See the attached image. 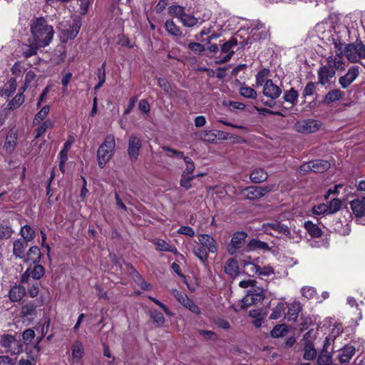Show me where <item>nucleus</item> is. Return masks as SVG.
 <instances>
[{
  "mask_svg": "<svg viewBox=\"0 0 365 365\" xmlns=\"http://www.w3.org/2000/svg\"><path fill=\"white\" fill-rule=\"evenodd\" d=\"M31 33L34 42L40 47H46L51 42L54 30L43 17L34 18L31 23Z\"/></svg>",
  "mask_w": 365,
  "mask_h": 365,
  "instance_id": "f257e3e1",
  "label": "nucleus"
},
{
  "mask_svg": "<svg viewBox=\"0 0 365 365\" xmlns=\"http://www.w3.org/2000/svg\"><path fill=\"white\" fill-rule=\"evenodd\" d=\"M344 55L350 63H359L361 59H365V44L360 40L345 44Z\"/></svg>",
  "mask_w": 365,
  "mask_h": 365,
  "instance_id": "f03ea898",
  "label": "nucleus"
},
{
  "mask_svg": "<svg viewBox=\"0 0 365 365\" xmlns=\"http://www.w3.org/2000/svg\"><path fill=\"white\" fill-rule=\"evenodd\" d=\"M115 146L114 136L108 135L103 143L100 146L97 153L98 163L101 168H103L110 160L113 154Z\"/></svg>",
  "mask_w": 365,
  "mask_h": 365,
  "instance_id": "7ed1b4c3",
  "label": "nucleus"
},
{
  "mask_svg": "<svg viewBox=\"0 0 365 365\" xmlns=\"http://www.w3.org/2000/svg\"><path fill=\"white\" fill-rule=\"evenodd\" d=\"M81 22L73 20L72 23L62 21L58 24V29L61 32L60 38L62 42H66L68 39L76 37L81 28Z\"/></svg>",
  "mask_w": 365,
  "mask_h": 365,
  "instance_id": "20e7f679",
  "label": "nucleus"
},
{
  "mask_svg": "<svg viewBox=\"0 0 365 365\" xmlns=\"http://www.w3.org/2000/svg\"><path fill=\"white\" fill-rule=\"evenodd\" d=\"M274 190V185L263 187L250 186L242 189L240 192L242 197L245 200H255L264 196Z\"/></svg>",
  "mask_w": 365,
  "mask_h": 365,
  "instance_id": "39448f33",
  "label": "nucleus"
},
{
  "mask_svg": "<svg viewBox=\"0 0 365 365\" xmlns=\"http://www.w3.org/2000/svg\"><path fill=\"white\" fill-rule=\"evenodd\" d=\"M314 339V332L312 329L309 330L304 335L302 342L304 346L303 358L304 360H313L317 356V350L313 343Z\"/></svg>",
  "mask_w": 365,
  "mask_h": 365,
  "instance_id": "423d86ee",
  "label": "nucleus"
},
{
  "mask_svg": "<svg viewBox=\"0 0 365 365\" xmlns=\"http://www.w3.org/2000/svg\"><path fill=\"white\" fill-rule=\"evenodd\" d=\"M322 126V123L314 119H304L296 122L294 130L298 133L309 134L317 132Z\"/></svg>",
  "mask_w": 365,
  "mask_h": 365,
  "instance_id": "0eeeda50",
  "label": "nucleus"
},
{
  "mask_svg": "<svg viewBox=\"0 0 365 365\" xmlns=\"http://www.w3.org/2000/svg\"><path fill=\"white\" fill-rule=\"evenodd\" d=\"M163 150L169 153L167 155L168 157H175L176 158H182L184 160L186 166L184 171L182 172V175L194 176L192 175V173L195 170V165L192 160L190 158L185 157L184 156L182 152L170 148L168 146H163Z\"/></svg>",
  "mask_w": 365,
  "mask_h": 365,
  "instance_id": "6e6552de",
  "label": "nucleus"
},
{
  "mask_svg": "<svg viewBox=\"0 0 365 365\" xmlns=\"http://www.w3.org/2000/svg\"><path fill=\"white\" fill-rule=\"evenodd\" d=\"M43 304V299H35L22 306L20 314L23 318L33 320L37 315V308Z\"/></svg>",
  "mask_w": 365,
  "mask_h": 365,
  "instance_id": "1a4fd4ad",
  "label": "nucleus"
},
{
  "mask_svg": "<svg viewBox=\"0 0 365 365\" xmlns=\"http://www.w3.org/2000/svg\"><path fill=\"white\" fill-rule=\"evenodd\" d=\"M330 166V163L327 160H314L302 164L299 168V170L301 173H307L308 171L324 173L327 171Z\"/></svg>",
  "mask_w": 365,
  "mask_h": 365,
  "instance_id": "9d476101",
  "label": "nucleus"
},
{
  "mask_svg": "<svg viewBox=\"0 0 365 365\" xmlns=\"http://www.w3.org/2000/svg\"><path fill=\"white\" fill-rule=\"evenodd\" d=\"M171 293L173 294L177 301L183 307L189 309L194 314H200V308L190 299L187 295L178 289H172Z\"/></svg>",
  "mask_w": 365,
  "mask_h": 365,
  "instance_id": "9b49d317",
  "label": "nucleus"
},
{
  "mask_svg": "<svg viewBox=\"0 0 365 365\" xmlns=\"http://www.w3.org/2000/svg\"><path fill=\"white\" fill-rule=\"evenodd\" d=\"M1 344L6 349V352L11 354H18L22 350V344L16 340L15 338L10 334L4 335L1 340Z\"/></svg>",
  "mask_w": 365,
  "mask_h": 365,
  "instance_id": "f8f14e48",
  "label": "nucleus"
},
{
  "mask_svg": "<svg viewBox=\"0 0 365 365\" xmlns=\"http://www.w3.org/2000/svg\"><path fill=\"white\" fill-rule=\"evenodd\" d=\"M264 297L263 291L258 289H253L242 298L241 307L246 309L249 306L261 302Z\"/></svg>",
  "mask_w": 365,
  "mask_h": 365,
  "instance_id": "ddd939ff",
  "label": "nucleus"
},
{
  "mask_svg": "<svg viewBox=\"0 0 365 365\" xmlns=\"http://www.w3.org/2000/svg\"><path fill=\"white\" fill-rule=\"evenodd\" d=\"M247 236V235L244 232H235L227 246L228 252L232 255H235L244 245Z\"/></svg>",
  "mask_w": 365,
  "mask_h": 365,
  "instance_id": "4468645a",
  "label": "nucleus"
},
{
  "mask_svg": "<svg viewBox=\"0 0 365 365\" xmlns=\"http://www.w3.org/2000/svg\"><path fill=\"white\" fill-rule=\"evenodd\" d=\"M359 67L353 66L349 68L347 73L339 78V83L343 88H347L359 76Z\"/></svg>",
  "mask_w": 365,
  "mask_h": 365,
  "instance_id": "2eb2a0df",
  "label": "nucleus"
},
{
  "mask_svg": "<svg viewBox=\"0 0 365 365\" xmlns=\"http://www.w3.org/2000/svg\"><path fill=\"white\" fill-rule=\"evenodd\" d=\"M336 73L332 68L327 65L321 66L317 71L318 82L317 83L325 86L330 83L331 80L335 77Z\"/></svg>",
  "mask_w": 365,
  "mask_h": 365,
  "instance_id": "dca6fc26",
  "label": "nucleus"
},
{
  "mask_svg": "<svg viewBox=\"0 0 365 365\" xmlns=\"http://www.w3.org/2000/svg\"><path fill=\"white\" fill-rule=\"evenodd\" d=\"M325 65L332 68L335 73L336 71H344L346 68V62L344 61L342 55L337 53L328 56Z\"/></svg>",
  "mask_w": 365,
  "mask_h": 365,
  "instance_id": "f3484780",
  "label": "nucleus"
},
{
  "mask_svg": "<svg viewBox=\"0 0 365 365\" xmlns=\"http://www.w3.org/2000/svg\"><path fill=\"white\" fill-rule=\"evenodd\" d=\"M141 140L135 135L132 134L128 139V153L131 160H136L141 148Z\"/></svg>",
  "mask_w": 365,
  "mask_h": 365,
  "instance_id": "a211bd4d",
  "label": "nucleus"
},
{
  "mask_svg": "<svg viewBox=\"0 0 365 365\" xmlns=\"http://www.w3.org/2000/svg\"><path fill=\"white\" fill-rule=\"evenodd\" d=\"M353 213L357 218H360V222L365 224V218H363L365 214V197L362 199H356L350 202Z\"/></svg>",
  "mask_w": 365,
  "mask_h": 365,
  "instance_id": "6ab92c4d",
  "label": "nucleus"
},
{
  "mask_svg": "<svg viewBox=\"0 0 365 365\" xmlns=\"http://www.w3.org/2000/svg\"><path fill=\"white\" fill-rule=\"evenodd\" d=\"M197 239L200 245L208 250V252L212 254L217 252V243L212 236L206 234H200L197 236Z\"/></svg>",
  "mask_w": 365,
  "mask_h": 365,
  "instance_id": "aec40b11",
  "label": "nucleus"
},
{
  "mask_svg": "<svg viewBox=\"0 0 365 365\" xmlns=\"http://www.w3.org/2000/svg\"><path fill=\"white\" fill-rule=\"evenodd\" d=\"M282 93V89L272 80L267 81L264 85L263 94L272 100L277 98Z\"/></svg>",
  "mask_w": 365,
  "mask_h": 365,
  "instance_id": "412c9836",
  "label": "nucleus"
},
{
  "mask_svg": "<svg viewBox=\"0 0 365 365\" xmlns=\"http://www.w3.org/2000/svg\"><path fill=\"white\" fill-rule=\"evenodd\" d=\"M42 254L38 246H31L26 253L23 262L26 264L39 263Z\"/></svg>",
  "mask_w": 365,
  "mask_h": 365,
  "instance_id": "4be33fe9",
  "label": "nucleus"
},
{
  "mask_svg": "<svg viewBox=\"0 0 365 365\" xmlns=\"http://www.w3.org/2000/svg\"><path fill=\"white\" fill-rule=\"evenodd\" d=\"M262 230L267 234H272V230L277 231L283 235H284L285 232L289 233V227L278 221L263 224Z\"/></svg>",
  "mask_w": 365,
  "mask_h": 365,
  "instance_id": "5701e85b",
  "label": "nucleus"
},
{
  "mask_svg": "<svg viewBox=\"0 0 365 365\" xmlns=\"http://www.w3.org/2000/svg\"><path fill=\"white\" fill-rule=\"evenodd\" d=\"M28 243L22 239H17L13 242V255L16 258H19L23 260L26 255V249L28 247Z\"/></svg>",
  "mask_w": 365,
  "mask_h": 365,
  "instance_id": "b1692460",
  "label": "nucleus"
},
{
  "mask_svg": "<svg viewBox=\"0 0 365 365\" xmlns=\"http://www.w3.org/2000/svg\"><path fill=\"white\" fill-rule=\"evenodd\" d=\"M225 272L232 278H235L240 274V267L236 259H229L224 267Z\"/></svg>",
  "mask_w": 365,
  "mask_h": 365,
  "instance_id": "393cba45",
  "label": "nucleus"
},
{
  "mask_svg": "<svg viewBox=\"0 0 365 365\" xmlns=\"http://www.w3.org/2000/svg\"><path fill=\"white\" fill-rule=\"evenodd\" d=\"M302 310V306L299 302H293L288 307V312L285 317L288 321L295 322L298 317L299 312Z\"/></svg>",
  "mask_w": 365,
  "mask_h": 365,
  "instance_id": "a878e982",
  "label": "nucleus"
},
{
  "mask_svg": "<svg viewBox=\"0 0 365 365\" xmlns=\"http://www.w3.org/2000/svg\"><path fill=\"white\" fill-rule=\"evenodd\" d=\"M26 294V289L24 286L19 284L13 287L9 293V297L11 302H16L20 301Z\"/></svg>",
  "mask_w": 365,
  "mask_h": 365,
  "instance_id": "bb28decb",
  "label": "nucleus"
},
{
  "mask_svg": "<svg viewBox=\"0 0 365 365\" xmlns=\"http://www.w3.org/2000/svg\"><path fill=\"white\" fill-rule=\"evenodd\" d=\"M16 142L17 133L13 130H10L6 137L4 148L6 150L7 153H11L15 150Z\"/></svg>",
  "mask_w": 365,
  "mask_h": 365,
  "instance_id": "cd10ccee",
  "label": "nucleus"
},
{
  "mask_svg": "<svg viewBox=\"0 0 365 365\" xmlns=\"http://www.w3.org/2000/svg\"><path fill=\"white\" fill-rule=\"evenodd\" d=\"M355 354V348L351 345L345 346L339 354V360L341 363H346L349 361Z\"/></svg>",
  "mask_w": 365,
  "mask_h": 365,
  "instance_id": "c85d7f7f",
  "label": "nucleus"
},
{
  "mask_svg": "<svg viewBox=\"0 0 365 365\" xmlns=\"http://www.w3.org/2000/svg\"><path fill=\"white\" fill-rule=\"evenodd\" d=\"M236 41L230 40L222 46V52L226 53V56L221 61L222 63H226L230 60L234 53V51L232 50V48L236 45Z\"/></svg>",
  "mask_w": 365,
  "mask_h": 365,
  "instance_id": "c756f323",
  "label": "nucleus"
},
{
  "mask_svg": "<svg viewBox=\"0 0 365 365\" xmlns=\"http://www.w3.org/2000/svg\"><path fill=\"white\" fill-rule=\"evenodd\" d=\"M268 178L267 173L262 168L255 169L250 174V178L254 183H260L265 181Z\"/></svg>",
  "mask_w": 365,
  "mask_h": 365,
  "instance_id": "7c9ffc66",
  "label": "nucleus"
},
{
  "mask_svg": "<svg viewBox=\"0 0 365 365\" xmlns=\"http://www.w3.org/2000/svg\"><path fill=\"white\" fill-rule=\"evenodd\" d=\"M344 93L339 89H334L329 91L324 96L323 103L329 104L338 101L342 98Z\"/></svg>",
  "mask_w": 365,
  "mask_h": 365,
  "instance_id": "2f4dec72",
  "label": "nucleus"
},
{
  "mask_svg": "<svg viewBox=\"0 0 365 365\" xmlns=\"http://www.w3.org/2000/svg\"><path fill=\"white\" fill-rule=\"evenodd\" d=\"M34 267L30 266L28 269L31 277L34 279H40L45 274L44 267L39 263H32Z\"/></svg>",
  "mask_w": 365,
  "mask_h": 365,
  "instance_id": "473e14b6",
  "label": "nucleus"
},
{
  "mask_svg": "<svg viewBox=\"0 0 365 365\" xmlns=\"http://www.w3.org/2000/svg\"><path fill=\"white\" fill-rule=\"evenodd\" d=\"M249 316L252 318V324L257 328L262 326L264 319V315L262 313L261 309H251L249 312Z\"/></svg>",
  "mask_w": 365,
  "mask_h": 365,
  "instance_id": "72a5a7b5",
  "label": "nucleus"
},
{
  "mask_svg": "<svg viewBox=\"0 0 365 365\" xmlns=\"http://www.w3.org/2000/svg\"><path fill=\"white\" fill-rule=\"evenodd\" d=\"M20 235L22 240L29 242L34 239L35 231L30 225H26L21 228Z\"/></svg>",
  "mask_w": 365,
  "mask_h": 365,
  "instance_id": "f704fd0d",
  "label": "nucleus"
},
{
  "mask_svg": "<svg viewBox=\"0 0 365 365\" xmlns=\"http://www.w3.org/2000/svg\"><path fill=\"white\" fill-rule=\"evenodd\" d=\"M24 91L22 90L21 92L17 93L11 101L8 103V109L14 110L16 108H19L20 106L23 104L24 102Z\"/></svg>",
  "mask_w": 365,
  "mask_h": 365,
  "instance_id": "c9c22d12",
  "label": "nucleus"
},
{
  "mask_svg": "<svg viewBox=\"0 0 365 365\" xmlns=\"http://www.w3.org/2000/svg\"><path fill=\"white\" fill-rule=\"evenodd\" d=\"M150 316L153 319L154 324L157 327H161L164 325L165 319L161 312L155 309H153L150 312Z\"/></svg>",
  "mask_w": 365,
  "mask_h": 365,
  "instance_id": "e433bc0d",
  "label": "nucleus"
},
{
  "mask_svg": "<svg viewBox=\"0 0 365 365\" xmlns=\"http://www.w3.org/2000/svg\"><path fill=\"white\" fill-rule=\"evenodd\" d=\"M166 31L171 35L175 36H180L182 31L173 20H167L165 22Z\"/></svg>",
  "mask_w": 365,
  "mask_h": 365,
  "instance_id": "4c0bfd02",
  "label": "nucleus"
},
{
  "mask_svg": "<svg viewBox=\"0 0 365 365\" xmlns=\"http://www.w3.org/2000/svg\"><path fill=\"white\" fill-rule=\"evenodd\" d=\"M53 127V122L48 119L42 123V124L35 129L36 136L35 138H38L43 135L48 129H51Z\"/></svg>",
  "mask_w": 365,
  "mask_h": 365,
  "instance_id": "58836bf2",
  "label": "nucleus"
},
{
  "mask_svg": "<svg viewBox=\"0 0 365 365\" xmlns=\"http://www.w3.org/2000/svg\"><path fill=\"white\" fill-rule=\"evenodd\" d=\"M287 239L289 240L294 243H299L302 240V233L300 230H291L289 227V233L285 232L284 235Z\"/></svg>",
  "mask_w": 365,
  "mask_h": 365,
  "instance_id": "ea45409f",
  "label": "nucleus"
},
{
  "mask_svg": "<svg viewBox=\"0 0 365 365\" xmlns=\"http://www.w3.org/2000/svg\"><path fill=\"white\" fill-rule=\"evenodd\" d=\"M304 227L312 237H318L322 235L321 229L312 222H306Z\"/></svg>",
  "mask_w": 365,
  "mask_h": 365,
  "instance_id": "a19ab883",
  "label": "nucleus"
},
{
  "mask_svg": "<svg viewBox=\"0 0 365 365\" xmlns=\"http://www.w3.org/2000/svg\"><path fill=\"white\" fill-rule=\"evenodd\" d=\"M248 246L251 250H269V247L267 242L256 239L251 240Z\"/></svg>",
  "mask_w": 365,
  "mask_h": 365,
  "instance_id": "79ce46f5",
  "label": "nucleus"
},
{
  "mask_svg": "<svg viewBox=\"0 0 365 365\" xmlns=\"http://www.w3.org/2000/svg\"><path fill=\"white\" fill-rule=\"evenodd\" d=\"M284 304L283 302H279L277 306L273 308L269 318L271 319H278L284 314Z\"/></svg>",
  "mask_w": 365,
  "mask_h": 365,
  "instance_id": "37998d69",
  "label": "nucleus"
},
{
  "mask_svg": "<svg viewBox=\"0 0 365 365\" xmlns=\"http://www.w3.org/2000/svg\"><path fill=\"white\" fill-rule=\"evenodd\" d=\"M298 96V92L292 88L291 89L285 91L283 98L286 102L294 105L297 101Z\"/></svg>",
  "mask_w": 365,
  "mask_h": 365,
  "instance_id": "c03bdc74",
  "label": "nucleus"
},
{
  "mask_svg": "<svg viewBox=\"0 0 365 365\" xmlns=\"http://www.w3.org/2000/svg\"><path fill=\"white\" fill-rule=\"evenodd\" d=\"M240 93L245 98L255 99L257 98V92L255 89L247 86H242L240 88Z\"/></svg>",
  "mask_w": 365,
  "mask_h": 365,
  "instance_id": "a18cd8bd",
  "label": "nucleus"
},
{
  "mask_svg": "<svg viewBox=\"0 0 365 365\" xmlns=\"http://www.w3.org/2000/svg\"><path fill=\"white\" fill-rule=\"evenodd\" d=\"M269 74V69L264 68V69L259 71L256 75L257 86H259L263 84L264 85L266 81L269 80V79H267Z\"/></svg>",
  "mask_w": 365,
  "mask_h": 365,
  "instance_id": "49530a36",
  "label": "nucleus"
},
{
  "mask_svg": "<svg viewBox=\"0 0 365 365\" xmlns=\"http://www.w3.org/2000/svg\"><path fill=\"white\" fill-rule=\"evenodd\" d=\"M287 332V328L285 324L276 325L271 331L270 334L274 338H279L284 336Z\"/></svg>",
  "mask_w": 365,
  "mask_h": 365,
  "instance_id": "de8ad7c7",
  "label": "nucleus"
},
{
  "mask_svg": "<svg viewBox=\"0 0 365 365\" xmlns=\"http://www.w3.org/2000/svg\"><path fill=\"white\" fill-rule=\"evenodd\" d=\"M74 138L71 135L68 137L67 140L63 145V149L60 151L58 156L59 158H64L68 159V153L71 149V145L74 143Z\"/></svg>",
  "mask_w": 365,
  "mask_h": 365,
  "instance_id": "09e8293b",
  "label": "nucleus"
},
{
  "mask_svg": "<svg viewBox=\"0 0 365 365\" xmlns=\"http://www.w3.org/2000/svg\"><path fill=\"white\" fill-rule=\"evenodd\" d=\"M182 24L186 27H192L198 23V19L192 15L185 14L180 20Z\"/></svg>",
  "mask_w": 365,
  "mask_h": 365,
  "instance_id": "8fccbe9b",
  "label": "nucleus"
},
{
  "mask_svg": "<svg viewBox=\"0 0 365 365\" xmlns=\"http://www.w3.org/2000/svg\"><path fill=\"white\" fill-rule=\"evenodd\" d=\"M8 86L3 90V95L6 97L11 96L16 89V80L15 78H11L7 82Z\"/></svg>",
  "mask_w": 365,
  "mask_h": 365,
  "instance_id": "3c124183",
  "label": "nucleus"
},
{
  "mask_svg": "<svg viewBox=\"0 0 365 365\" xmlns=\"http://www.w3.org/2000/svg\"><path fill=\"white\" fill-rule=\"evenodd\" d=\"M204 247H197L193 249L194 255L203 263L208 259V252Z\"/></svg>",
  "mask_w": 365,
  "mask_h": 365,
  "instance_id": "603ef678",
  "label": "nucleus"
},
{
  "mask_svg": "<svg viewBox=\"0 0 365 365\" xmlns=\"http://www.w3.org/2000/svg\"><path fill=\"white\" fill-rule=\"evenodd\" d=\"M14 231L10 225L0 224V240L9 239Z\"/></svg>",
  "mask_w": 365,
  "mask_h": 365,
  "instance_id": "864d4df0",
  "label": "nucleus"
},
{
  "mask_svg": "<svg viewBox=\"0 0 365 365\" xmlns=\"http://www.w3.org/2000/svg\"><path fill=\"white\" fill-rule=\"evenodd\" d=\"M169 11L173 16L178 18L179 20H180L182 16H184L185 14V8L180 5H174L170 6L169 8Z\"/></svg>",
  "mask_w": 365,
  "mask_h": 365,
  "instance_id": "5fc2aeb1",
  "label": "nucleus"
},
{
  "mask_svg": "<svg viewBox=\"0 0 365 365\" xmlns=\"http://www.w3.org/2000/svg\"><path fill=\"white\" fill-rule=\"evenodd\" d=\"M96 75H97V78H98V83L95 86V89H98V88H101L106 81V69H105L104 64H103L101 66V68H98Z\"/></svg>",
  "mask_w": 365,
  "mask_h": 365,
  "instance_id": "6e6d98bb",
  "label": "nucleus"
},
{
  "mask_svg": "<svg viewBox=\"0 0 365 365\" xmlns=\"http://www.w3.org/2000/svg\"><path fill=\"white\" fill-rule=\"evenodd\" d=\"M38 48L41 47L36 45L35 42L33 41L32 43L29 46H27L26 49L23 51V55L26 58L31 57L36 54Z\"/></svg>",
  "mask_w": 365,
  "mask_h": 365,
  "instance_id": "4d7b16f0",
  "label": "nucleus"
},
{
  "mask_svg": "<svg viewBox=\"0 0 365 365\" xmlns=\"http://www.w3.org/2000/svg\"><path fill=\"white\" fill-rule=\"evenodd\" d=\"M199 138L205 141L212 143L215 140L217 135L212 131H201L198 134Z\"/></svg>",
  "mask_w": 365,
  "mask_h": 365,
  "instance_id": "13d9d810",
  "label": "nucleus"
},
{
  "mask_svg": "<svg viewBox=\"0 0 365 365\" xmlns=\"http://www.w3.org/2000/svg\"><path fill=\"white\" fill-rule=\"evenodd\" d=\"M73 357L80 359L83 354V349L82 344L79 342H75L73 345Z\"/></svg>",
  "mask_w": 365,
  "mask_h": 365,
  "instance_id": "bf43d9fd",
  "label": "nucleus"
},
{
  "mask_svg": "<svg viewBox=\"0 0 365 365\" xmlns=\"http://www.w3.org/2000/svg\"><path fill=\"white\" fill-rule=\"evenodd\" d=\"M301 292L302 296L307 299H312L317 294L315 288L309 286L303 287L301 289Z\"/></svg>",
  "mask_w": 365,
  "mask_h": 365,
  "instance_id": "052dcab7",
  "label": "nucleus"
},
{
  "mask_svg": "<svg viewBox=\"0 0 365 365\" xmlns=\"http://www.w3.org/2000/svg\"><path fill=\"white\" fill-rule=\"evenodd\" d=\"M341 207V202L339 199H333L331 200L329 205L328 206L329 208V214H334L339 210V209Z\"/></svg>",
  "mask_w": 365,
  "mask_h": 365,
  "instance_id": "680f3d73",
  "label": "nucleus"
},
{
  "mask_svg": "<svg viewBox=\"0 0 365 365\" xmlns=\"http://www.w3.org/2000/svg\"><path fill=\"white\" fill-rule=\"evenodd\" d=\"M187 46L195 54H200L205 50V46L200 43L190 42Z\"/></svg>",
  "mask_w": 365,
  "mask_h": 365,
  "instance_id": "e2e57ef3",
  "label": "nucleus"
},
{
  "mask_svg": "<svg viewBox=\"0 0 365 365\" xmlns=\"http://www.w3.org/2000/svg\"><path fill=\"white\" fill-rule=\"evenodd\" d=\"M195 178V176H188L185 175H181V178L180 180V185L186 190H188L191 187L190 182Z\"/></svg>",
  "mask_w": 365,
  "mask_h": 365,
  "instance_id": "0e129e2a",
  "label": "nucleus"
},
{
  "mask_svg": "<svg viewBox=\"0 0 365 365\" xmlns=\"http://www.w3.org/2000/svg\"><path fill=\"white\" fill-rule=\"evenodd\" d=\"M316 91V84L313 82H309L304 88L302 96L304 97L312 96Z\"/></svg>",
  "mask_w": 365,
  "mask_h": 365,
  "instance_id": "69168bd1",
  "label": "nucleus"
},
{
  "mask_svg": "<svg viewBox=\"0 0 365 365\" xmlns=\"http://www.w3.org/2000/svg\"><path fill=\"white\" fill-rule=\"evenodd\" d=\"M272 274H274V269L269 265L264 266L263 267L259 266V271L257 273V274L262 277H268Z\"/></svg>",
  "mask_w": 365,
  "mask_h": 365,
  "instance_id": "338daca9",
  "label": "nucleus"
},
{
  "mask_svg": "<svg viewBox=\"0 0 365 365\" xmlns=\"http://www.w3.org/2000/svg\"><path fill=\"white\" fill-rule=\"evenodd\" d=\"M331 356L327 352L325 354H320L315 365H328L331 361Z\"/></svg>",
  "mask_w": 365,
  "mask_h": 365,
  "instance_id": "774afa93",
  "label": "nucleus"
}]
</instances>
